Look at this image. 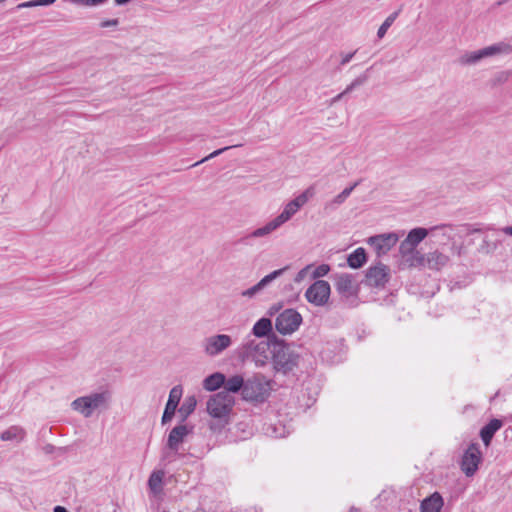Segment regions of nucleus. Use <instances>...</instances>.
Here are the masks:
<instances>
[{
  "label": "nucleus",
  "mask_w": 512,
  "mask_h": 512,
  "mask_svg": "<svg viewBox=\"0 0 512 512\" xmlns=\"http://www.w3.org/2000/svg\"><path fill=\"white\" fill-rule=\"evenodd\" d=\"M355 53H356V51L343 55L340 64L346 65L347 63H349L351 61V59L354 57Z\"/></svg>",
  "instance_id": "nucleus-44"
},
{
  "label": "nucleus",
  "mask_w": 512,
  "mask_h": 512,
  "mask_svg": "<svg viewBox=\"0 0 512 512\" xmlns=\"http://www.w3.org/2000/svg\"><path fill=\"white\" fill-rule=\"evenodd\" d=\"M245 378L240 375L236 374L228 379L225 377V384H224V390L222 392H227V394L233 393H240L243 394L244 386H245Z\"/></svg>",
  "instance_id": "nucleus-20"
},
{
  "label": "nucleus",
  "mask_w": 512,
  "mask_h": 512,
  "mask_svg": "<svg viewBox=\"0 0 512 512\" xmlns=\"http://www.w3.org/2000/svg\"><path fill=\"white\" fill-rule=\"evenodd\" d=\"M390 280V269L388 266L378 262L370 266L365 272L362 283L369 287L384 288Z\"/></svg>",
  "instance_id": "nucleus-8"
},
{
  "label": "nucleus",
  "mask_w": 512,
  "mask_h": 512,
  "mask_svg": "<svg viewBox=\"0 0 512 512\" xmlns=\"http://www.w3.org/2000/svg\"><path fill=\"white\" fill-rule=\"evenodd\" d=\"M254 287H255L257 293H259L261 290H263L265 288L260 282L256 283L254 285Z\"/></svg>",
  "instance_id": "nucleus-50"
},
{
  "label": "nucleus",
  "mask_w": 512,
  "mask_h": 512,
  "mask_svg": "<svg viewBox=\"0 0 512 512\" xmlns=\"http://www.w3.org/2000/svg\"><path fill=\"white\" fill-rule=\"evenodd\" d=\"M57 0H36L37 6H49Z\"/></svg>",
  "instance_id": "nucleus-47"
},
{
  "label": "nucleus",
  "mask_w": 512,
  "mask_h": 512,
  "mask_svg": "<svg viewBox=\"0 0 512 512\" xmlns=\"http://www.w3.org/2000/svg\"><path fill=\"white\" fill-rule=\"evenodd\" d=\"M502 231H503L505 234L512 236V226L504 227V228L502 229Z\"/></svg>",
  "instance_id": "nucleus-49"
},
{
  "label": "nucleus",
  "mask_w": 512,
  "mask_h": 512,
  "mask_svg": "<svg viewBox=\"0 0 512 512\" xmlns=\"http://www.w3.org/2000/svg\"><path fill=\"white\" fill-rule=\"evenodd\" d=\"M410 257H411V259H412V261H413V266H414L415 264H419V265H421V264H423V262H424V256H423V255H421L419 252H418V256H410Z\"/></svg>",
  "instance_id": "nucleus-46"
},
{
  "label": "nucleus",
  "mask_w": 512,
  "mask_h": 512,
  "mask_svg": "<svg viewBox=\"0 0 512 512\" xmlns=\"http://www.w3.org/2000/svg\"><path fill=\"white\" fill-rule=\"evenodd\" d=\"M197 401L194 396H189L185 399L183 404L179 408L181 421L184 422L190 414H192L196 408Z\"/></svg>",
  "instance_id": "nucleus-27"
},
{
  "label": "nucleus",
  "mask_w": 512,
  "mask_h": 512,
  "mask_svg": "<svg viewBox=\"0 0 512 512\" xmlns=\"http://www.w3.org/2000/svg\"><path fill=\"white\" fill-rule=\"evenodd\" d=\"M508 77H509L508 72H501L496 76L495 80L497 83H503V82L507 81Z\"/></svg>",
  "instance_id": "nucleus-45"
},
{
  "label": "nucleus",
  "mask_w": 512,
  "mask_h": 512,
  "mask_svg": "<svg viewBox=\"0 0 512 512\" xmlns=\"http://www.w3.org/2000/svg\"><path fill=\"white\" fill-rule=\"evenodd\" d=\"M193 430V426L189 427L185 424L175 426L169 433L166 447L173 452L177 453L179 446L183 443L185 437Z\"/></svg>",
  "instance_id": "nucleus-15"
},
{
  "label": "nucleus",
  "mask_w": 512,
  "mask_h": 512,
  "mask_svg": "<svg viewBox=\"0 0 512 512\" xmlns=\"http://www.w3.org/2000/svg\"><path fill=\"white\" fill-rule=\"evenodd\" d=\"M444 505L443 497L439 492H434L424 498L420 504V512H440Z\"/></svg>",
  "instance_id": "nucleus-18"
},
{
  "label": "nucleus",
  "mask_w": 512,
  "mask_h": 512,
  "mask_svg": "<svg viewBox=\"0 0 512 512\" xmlns=\"http://www.w3.org/2000/svg\"><path fill=\"white\" fill-rule=\"evenodd\" d=\"M463 227L466 228V231H467V234L471 235V234H475V233H480L482 231L481 228H478L476 227L475 225L473 224H464Z\"/></svg>",
  "instance_id": "nucleus-40"
},
{
  "label": "nucleus",
  "mask_w": 512,
  "mask_h": 512,
  "mask_svg": "<svg viewBox=\"0 0 512 512\" xmlns=\"http://www.w3.org/2000/svg\"><path fill=\"white\" fill-rule=\"evenodd\" d=\"M314 189L312 187L307 188L293 200L288 202L283 211L275 217L280 225H283L285 222L290 220L292 216H294L301 207H303L309 200V198L313 197Z\"/></svg>",
  "instance_id": "nucleus-10"
},
{
  "label": "nucleus",
  "mask_w": 512,
  "mask_h": 512,
  "mask_svg": "<svg viewBox=\"0 0 512 512\" xmlns=\"http://www.w3.org/2000/svg\"><path fill=\"white\" fill-rule=\"evenodd\" d=\"M510 420L512 421V414L509 416Z\"/></svg>",
  "instance_id": "nucleus-55"
},
{
  "label": "nucleus",
  "mask_w": 512,
  "mask_h": 512,
  "mask_svg": "<svg viewBox=\"0 0 512 512\" xmlns=\"http://www.w3.org/2000/svg\"><path fill=\"white\" fill-rule=\"evenodd\" d=\"M74 4L85 6H98L105 3L107 0H70Z\"/></svg>",
  "instance_id": "nucleus-37"
},
{
  "label": "nucleus",
  "mask_w": 512,
  "mask_h": 512,
  "mask_svg": "<svg viewBox=\"0 0 512 512\" xmlns=\"http://www.w3.org/2000/svg\"><path fill=\"white\" fill-rule=\"evenodd\" d=\"M182 394L183 388L181 385H176L170 390L168 401L165 405V409L161 418L162 425L169 423L173 419Z\"/></svg>",
  "instance_id": "nucleus-14"
},
{
  "label": "nucleus",
  "mask_w": 512,
  "mask_h": 512,
  "mask_svg": "<svg viewBox=\"0 0 512 512\" xmlns=\"http://www.w3.org/2000/svg\"><path fill=\"white\" fill-rule=\"evenodd\" d=\"M367 262V253L363 247L355 249L347 257V264L352 269H359Z\"/></svg>",
  "instance_id": "nucleus-23"
},
{
  "label": "nucleus",
  "mask_w": 512,
  "mask_h": 512,
  "mask_svg": "<svg viewBox=\"0 0 512 512\" xmlns=\"http://www.w3.org/2000/svg\"><path fill=\"white\" fill-rule=\"evenodd\" d=\"M482 461V453L478 443H471L464 452L460 468L467 477H472L477 472Z\"/></svg>",
  "instance_id": "nucleus-9"
},
{
  "label": "nucleus",
  "mask_w": 512,
  "mask_h": 512,
  "mask_svg": "<svg viewBox=\"0 0 512 512\" xmlns=\"http://www.w3.org/2000/svg\"><path fill=\"white\" fill-rule=\"evenodd\" d=\"M118 24H119V20L117 18H115V19H107V20H103L100 23V27L101 28L116 27V26H118Z\"/></svg>",
  "instance_id": "nucleus-39"
},
{
  "label": "nucleus",
  "mask_w": 512,
  "mask_h": 512,
  "mask_svg": "<svg viewBox=\"0 0 512 512\" xmlns=\"http://www.w3.org/2000/svg\"><path fill=\"white\" fill-rule=\"evenodd\" d=\"M331 287L325 280H316L305 292L307 301L315 306L325 305L330 297Z\"/></svg>",
  "instance_id": "nucleus-11"
},
{
  "label": "nucleus",
  "mask_w": 512,
  "mask_h": 512,
  "mask_svg": "<svg viewBox=\"0 0 512 512\" xmlns=\"http://www.w3.org/2000/svg\"><path fill=\"white\" fill-rule=\"evenodd\" d=\"M36 6H37L36 0H30V1L18 4L16 6V9L31 8V7H36Z\"/></svg>",
  "instance_id": "nucleus-42"
},
{
  "label": "nucleus",
  "mask_w": 512,
  "mask_h": 512,
  "mask_svg": "<svg viewBox=\"0 0 512 512\" xmlns=\"http://www.w3.org/2000/svg\"><path fill=\"white\" fill-rule=\"evenodd\" d=\"M4 1H5V0H0V3H1V2H4Z\"/></svg>",
  "instance_id": "nucleus-56"
},
{
  "label": "nucleus",
  "mask_w": 512,
  "mask_h": 512,
  "mask_svg": "<svg viewBox=\"0 0 512 512\" xmlns=\"http://www.w3.org/2000/svg\"><path fill=\"white\" fill-rule=\"evenodd\" d=\"M252 334L255 337L263 338L266 337V340H269L270 336L276 335L273 332L272 321L267 317L260 318L252 328Z\"/></svg>",
  "instance_id": "nucleus-19"
},
{
  "label": "nucleus",
  "mask_w": 512,
  "mask_h": 512,
  "mask_svg": "<svg viewBox=\"0 0 512 512\" xmlns=\"http://www.w3.org/2000/svg\"><path fill=\"white\" fill-rule=\"evenodd\" d=\"M483 58H485V55L483 54V49H479L477 51H472L462 55L459 58V63L462 65H472L476 64Z\"/></svg>",
  "instance_id": "nucleus-30"
},
{
  "label": "nucleus",
  "mask_w": 512,
  "mask_h": 512,
  "mask_svg": "<svg viewBox=\"0 0 512 512\" xmlns=\"http://www.w3.org/2000/svg\"><path fill=\"white\" fill-rule=\"evenodd\" d=\"M335 289L340 295L341 302L346 307H355L358 304L359 284L355 283L352 274L341 273L335 276Z\"/></svg>",
  "instance_id": "nucleus-6"
},
{
  "label": "nucleus",
  "mask_w": 512,
  "mask_h": 512,
  "mask_svg": "<svg viewBox=\"0 0 512 512\" xmlns=\"http://www.w3.org/2000/svg\"><path fill=\"white\" fill-rule=\"evenodd\" d=\"M163 512H167V511H163Z\"/></svg>",
  "instance_id": "nucleus-57"
},
{
  "label": "nucleus",
  "mask_w": 512,
  "mask_h": 512,
  "mask_svg": "<svg viewBox=\"0 0 512 512\" xmlns=\"http://www.w3.org/2000/svg\"><path fill=\"white\" fill-rule=\"evenodd\" d=\"M448 261L449 257L438 251L428 253L427 255V264L430 269L440 270Z\"/></svg>",
  "instance_id": "nucleus-25"
},
{
  "label": "nucleus",
  "mask_w": 512,
  "mask_h": 512,
  "mask_svg": "<svg viewBox=\"0 0 512 512\" xmlns=\"http://www.w3.org/2000/svg\"><path fill=\"white\" fill-rule=\"evenodd\" d=\"M210 429H212V430H216V427L214 426V424H211V425H210Z\"/></svg>",
  "instance_id": "nucleus-53"
},
{
  "label": "nucleus",
  "mask_w": 512,
  "mask_h": 512,
  "mask_svg": "<svg viewBox=\"0 0 512 512\" xmlns=\"http://www.w3.org/2000/svg\"><path fill=\"white\" fill-rule=\"evenodd\" d=\"M330 265L321 264L317 266L312 272V279L320 280L319 278L326 276L330 272Z\"/></svg>",
  "instance_id": "nucleus-35"
},
{
  "label": "nucleus",
  "mask_w": 512,
  "mask_h": 512,
  "mask_svg": "<svg viewBox=\"0 0 512 512\" xmlns=\"http://www.w3.org/2000/svg\"><path fill=\"white\" fill-rule=\"evenodd\" d=\"M234 405L235 398L227 392H218L208 399L207 412L211 417L218 419L220 423L219 430L228 423V416Z\"/></svg>",
  "instance_id": "nucleus-5"
},
{
  "label": "nucleus",
  "mask_w": 512,
  "mask_h": 512,
  "mask_svg": "<svg viewBox=\"0 0 512 512\" xmlns=\"http://www.w3.org/2000/svg\"><path fill=\"white\" fill-rule=\"evenodd\" d=\"M310 267H311V265H307L306 267L302 268V269H301V270L296 274V276H295V278H294V281H295L296 283H300V282H302V281L305 279V277H306V275H307L308 270L310 269Z\"/></svg>",
  "instance_id": "nucleus-38"
},
{
  "label": "nucleus",
  "mask_w": 512,
  "mask_h": 512,
  "mask_svg": "<svg viewBox=\"0 0 512 512\" xmlns=\"http://www.w3.org/2000/svg\"><path fill=\"white\" fill-rule=\"evenodd\" d=\"M26 436V431L24 428L18 425L10 426L8 429L4 430L0 434V439L2 441H13L17 440L18 442H21L24 440Z\"/></svg>",
  "instance_id": "nucleus-24"
},
{
  "label": "nucleus",
  "mask_w": 512,
  "mask_h": 512,
  "mask_svg": "<svg viewBox=\"0 0 512 512\" xmlns=\"http://www.w3.org/2000/svg\"><path fill=\"white\" fill-rule=\"evenodd\" d=\"M272 383L273 381L262 373L246 378L242 399L255 405L265 403L271 395Z\"/></svg>",
  "instance_id": "nucleus-4"
},
{
  "label": "nucleus",
  "mask_w": 512,
  "mask_h": 512,
  "mask_svg": "<svg viewBox=\"0 0 512 512\" xmlns=\"http://www.w3.org/2000/svg\"><path fill=\"white\" fill-rule=\"evenodd\" d=\"M368 80V76L366 74H362L360 75L359 77H357L356 79H354L351 84H349L346 89L339 93L338 95H336L333 99H332V103H336L338 101H340L346 94L350 93L351 91H353V89H355L356 87L358 86H361L363 85L366 81Z\"/></svg>",
  "instance_id": "nucleus-28"
},
{
  "label": "nucleus",
  "mask_w": 512,
  "mask_h": 512,
  "mask_svg": "<svg viewBox=\"0 0 512 512\" xmlns=\"http://www.w3.org/2000/svg\"><path fill=\"white\" fill-rule=\"evenodd\" d=\"M508 48H509V46L507 44L499 43V44H493L491 46H488V47H485L482 49H483V54L485 55V57H489V56L499 54V53L503 52L504 50H507Z\"/></svg>",
  "instance_id": "nucleus-33"
},
{
  "label": "nucleus",
  "mask_w": 512,
  "mask_h": 512,
  "mask_svg": "<svg viewBox=\"0 0 512 512\" xmlns=\"http://www.w3.org/2000/svg\"><path fill=\"white\" fill-rule=\"evenodd\" d=\"M282 308V303H276V304H273L269 309H268V315L269 316H273L275 314H277L280 309Z\"/></svg>",
  "instance_id": "nucleus-41"
},
{
  "label": "nucleus",
  "mask_w": 512,
  "mask_h": 512,
  "mask_svg": "<svg viewBox=\"0 0 512 512\" xmlns=\"http://www.w3.org/2000/svg\"><path fill=\"white\" fill-rule=\"evenodd\" d=\"M399 15V11H395L393 12L392 14H390L386 19L385 21L382 23V25L379 27L378 31H377V36L378 38H383L384 35L386 34L387 30L389 29V27L394 23V21L396 20V18L398 17Z\"/></svg>",
  "instance_id": "nucleus-31"
},
{
  "label": "nucleus",
  "mask_w": 512,
  "mask_h": 512,
  "mask_svg": "<svg viewBox=\"0 0 512 512\" xmlns=\"http://www.w3.org/2000/svg\"><path fill=\"white\" fill-rule=\"evenodd\" d=\"M256 294H257V292H256V289L254 286L241 292V295L243 297H249V298L255 296Z\"/></svg>",
  "instance_id": "nucleus-43"
},
{
  "label": "nucleus",
  "mask_w": 512,
  "mask_h": 512,
  "mask_svg": "<svg viewBox=\"0 0 512 512\" xmlns=\"http://www.w3.org/2000/svg\"><path fill=\"white\" fill-rule=\"evenodd\" d=\"M303 321L302 315L293 308L282 311L275 320V328L282 335L295 332Z\"/></svg>",
  "instance_id": "nucleus-7"
},
{
  "label": "nucleus",
  "mask_w": 512,
  "mask_h": 512,
  "mask_svg": "<svg viewBox=\"0 0 512 512\" xmlns=\"http://www.w3.org/2000/svg\"><path fill=\"white\" fill-rule=\"evenodd\" d=\"M274 346L271 349L270 362L272 364L275 374H282L284 376L293 374L298 368L301 361L297 347L294 343H288L284 339L273 335Z\"/></svg>",
  "instance_id": "nucleus-1"
},
{
  "label": "nucleus",
  "mask_w": 512,
  "mask_h": 512,
  "mask_svg": "<svg viewBox=\"0 0 512 512\" xmlns=\"http://www.w3.org/2000/svg\"><path fill=\"white\" fill-rule=\"evenodd\" d=\"M502 426L503 422L500 419L493 418L480 429L479 436L486 447L490 446L494 435Z\"/></svg>",
  "instance_id": "nucleus-16"
},
{
  "label": "nucleus",
  "mask_w": 512,
  "mask_h": 512,
  "mask_svg": "<svg viewBox=\"0 0 512 512\" xmlns=\"http://www.w3.org/2000/svg\"><path fill=\"white\" fill-rule=\"evenodd\" d=\"M359 182H355L353 185L346 187L341 193L336 195L331 201L327 202L324 206L325 211H333L339 205L343 204L346 199L350 196L352 191L358 186Z\"/></svg>",
  "instance_id": "nucleus-22"
},
{
  "label": "nucleus",
  "mask_w": 512,
  "mask_h": 512,
  "mask_svg": "<svg viewBox=\"0 0 512 512\" xmlns=\"http://www.w3.org/2000/svg\"><path fill=\"white\" fill-rule=\"evenodd\" d=\"M54 449V446L51 445V444H48L46 447H45V450L47 453H51Z\"/></svg>",
  "instance_id": "nucleus-52"
},
{
  "label": "nucleus",
  "mask_w": 512,
  "mask_h": 512,
  "mask_svg": "<svg viewBox=\"0 0 512 512\" xmlns=\"http://www.w3.org/2000/svg\"><path fill=\"white\" fill-rule=\"evenodd\" d=\"M163 477H164V472L163 471H154V472H152V474L150 475V477L148 479V485H149V487H150V489L152 491H154V492L157 491V488L162 483Z\"/></svg>",
  "instance_id": "nucleus-32"
},
{
  "label": "nucleus",
  "mask_w": 512,
  "mask_h": 512,
  "mask_svg": "<svg viewBox=\"0 0 512 512\" xmlns=\"http://www.w3.org/2000/svg\"><path fill=\"white\" fill-rule=\"evenodd\" d=\"M367 242L375 249L378 257H380L387 254L396 245L398 235L393 232L374 235L369 237Z\"/></svg>",
  "instance_id": "nucleus-12"
},
{
  "label": "nucleus",
  "mask_w": 512,
  "mask_h": 512,
  "mask_svg": "<svg viewBox=\"0 0 512 512\" xmlns=\"http://www.w3.org/2000/svg\"><path fill=\"white\" fill-rule=\"evenodd\" d=\"M232 344V339L226 334L210 336L205 340L204 351L209 356H216Z\"/></svg>",
  "instance_id": "nucleus-13"
},
{
  "label": "nucleus",
  "mask_w": 512,
  "mask_h": 512,
  "mask_svg": "<svg viewBox=\"0 0 512 512\" xmlns=\"http://www.w3.org/2000/svg\"><path fill=\"white\" fill-rule=\"evenodd\" d=\"M130 1H131V0H115V3H116L117 5H120V6H121V5H125V4L129 3Z\"/></svg>",
  "instance_id": "nucleus-51"
},
{
  "label": "nucleus",
  "mask_w": 512,
  "mask_h": 512,
  "mask_svg": "<svg viewBox=\"0 0 512 512\" xmlns=\"http://www.w3.org/2000/svg\"><path fill=\"white\" fill-rule=\"evenodd\" d=\"M356 511H357V509L354 508V507H352L351 510H350V512H356Z\"/></svg>",
  "instance_id": "nucleus-54"
},
{
  "label": "nucleus",
  "mask_w": 512,
  "mask_h": 512,
  "mask_svg": "<svg viewBox=\"0 0 512 512\" xmlns=\"http://www.w3.org/2000/svg\"><path fill=\"white\" fill-rule=\"evenodd\" d=\"M288 269V266L283 267L281 269H277L269 273L268 275L264 276L259 282L264 286L267 287L272 281L283 275V273Z\"/></svg>",
  "instance_id": "nucleus-34"
},
{
  "label": "nucleus",
  "mask_w": 512,
  "mask_h": 512,
  "mask_svg": "<svg viewBox=\"0 0 512 512\" xmlns=\"http://www.w3.org/2000/svg\"><path fill=\"white\" fill-rule=\"evenodd\" d=\"M399 252L401 256L413 266V261L410 256H418V251L406 238L400 243Z\"/></svg>",
  "instance_id": "nucleus-26"
},
{
  "label": "nucleus",
  "mask_w": 512,
  "mask_h": 512,
  "mask_svg": "<svg viewBox=\"0 0 512 512\" xmlns=\"http://www.w3.org/2000/svg\"><path fill=\"white\" fill-rule=\"evenodd\" d=\"M239 145H231V146H226V147H223V148H220V149H217L215 151H213L211 154H209L208 156L204 157L202 160L194 163L193 165H191V167H194V166H197L199 165L200 163H203L209 159H212V158H215L216 156H219L221 155L223 152L231 149V148H234V147H238Z\"/></svg>",
  "instance_id": "nucleus-36"
},
{
  "label": "nucleus",
  "mask_w": 512,
  "mask_h": 512,
  "mask_svg": "<svg viewBox=\"0 0 512 512\" xmlns=\"http://www.w3.org/2000/svg\"><path fill=\"white\" fill-rule=\"evenodd\" d=\"M53 512H69V511L63 506H55L53 509Z\"/></svg>",
  "instance_id": "nucleus-48"
},
{
  "label": "nucleus",
  "mask_w": 512,
  "mask_h": 512,
  "mask_svg": "<svg viewBox=\"0 0 512 512\" xmlns=\"http://www.w3.org/2000/svg\"><path fill=\"white\" fill-rule=\"evenodd\" d=\"M280 226H281L280 223L277 221L276 218H274L273 220L268 222L263 227L255 229L250 234V237H253V238L264 237V236L270 234L271 232H273L274 230H276L277 228H279Z\"/></svg>",
  "instance_id": "nucleus-29"
},
{
  "label": "nucleus",
  "mask_w": 512,
  "mask_h": 512,
  "mask_svg": "<svg viewBox=\"0 0 512 512\" xmlns=\"http://www.w3.org/2000/svg\"><path fill=\"white\" fill-rule=\"evenodd\" d=\"M447 227L451 228L452 225H450V224H440V225L433 226L430 229H426V228H422V227L413 228L412 230L409 231L406 239L414 247H417V245L425 239V237L428 235L429 231L444 229V228H447Z\"/></svg>",
  "instance_id": "nucleus-17"
},
{
  "label": "nucleus",
  "mask_w": 512,
  "mask_h": 512,
  "mask_svg": "<svg viewBox=\"0 0 512 512\" xmlns=\"http://www.w3.org/2000/svg\"><path fill=\"white\" fill-rule=\"evenodd\" d=\"M273 346L274 339H272V336L269 337V340H261L258 342L248 340L237 349V356L242 362L251 360L256 366L262 367L266 365L270 359Z\"/></svg>",
  "instance_id": "nucleus-3"
},
{
  "label": "nucleus",
  "mask_w": 512,
  "mask_h": 512,
  "mask_svg": "<svg viewBox=\"0 0 512 512\" xmlns=\"http://www.w3.org/2000/svg\"><path fill=\"white\" fill-rule=\"evenodd\" d=\"M112 402V392L109 389H102L98 392L76 398L71 403V408L79 412L85 418L92 416L95 410H107Z\"/></svg>",
  "instance_id": "nucleus-2"
},
{
  "label": "nucleus",
  "mask_w": 512,
  "mask_h": 512,
  "mask_svg": "<svg viewBox=\"0 0 512 512\" xmlns=\"http://www.w3.org/2000/svg\"><path fill=\"white\" fill-rule=\"evenodd\" d=\"M224 384H225V375L221 372H215V373L208 375L203 380V383H202L203 388L209 392H214V391L220 389L221 387H224Z\"/></svg>",
  "instance_id": "nucleus-21"
}]
</instances>
